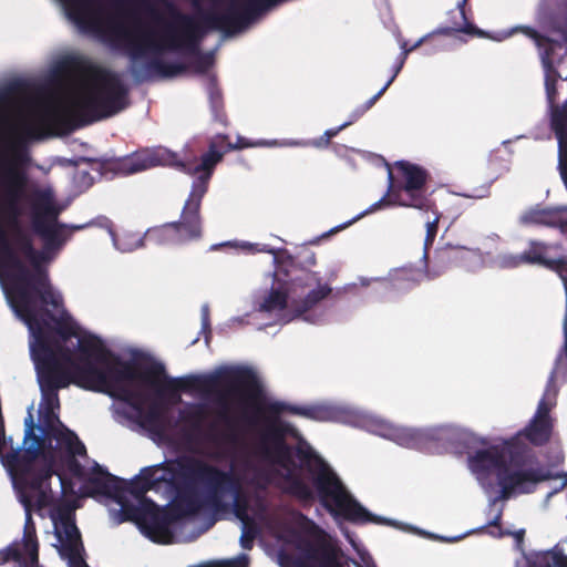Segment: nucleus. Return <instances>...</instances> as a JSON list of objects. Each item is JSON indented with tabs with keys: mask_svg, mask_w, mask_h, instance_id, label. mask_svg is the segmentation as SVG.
<instances>
[{
	"mask_svg": "<svg viewBox=\"0 0 567 567\" xmlns=\"http://www.w3.org/2000/svg\"><path fill=\"white\" fill-rule=\"evenodd\" d=\"M169 390H202L216 392L218 410L217 420L225 429L219 432L212 423L204 433V439L214 444L227 443L237 445L241 433L247 427L265 425L261 453L274 463L285 468L284 492L302 504H311L318 497L321 505L331 514L342 516L352 523H375L379 519L357 502L348 492L340 477L329 464L315 453L310 446L297 445L296 457L300 467L311 477L313 489L295 471L292 447L285 442L289 424L280 419L281 414L290 413L309 420L327 422L338 416L334 408L326 404L293 405L267 396L265 386L257 373L248 367H229L217 370L206 377L186 375L169 380Z\"/></svg>",
	"mask_w": 567,
	"mask_h": 567,
	"instance_id": "nucleus-1",
	"label": "nucleus"
},
{
	"mask_svg": "<svg viewBox=\"0 0 567 567\" xmlns=\"http://www.w3.org/2000/svg\"><path fill=\"white\" fill-rule=\"evenodd\" d=\"M177 378L168 377L165 367L155 363L138 372L131 361H124L107 349L95 336L79 339V363L72 369V384L84 390L104 392L115 398L117 386L126 381L141 380L156 390L158 395L181 399L179 392L189 390H169L168 381Z\"/></svg>",
	"mask_w": 567,
	"mask_h": 567,
	"instance_id": "nucleus-2",
	"label": "nucleus"
},
{
	"mask_svg": "<svg viewBox=\"0 0 567 567\" xmlns=\"http://www.w3.org/2000/svg\"><path fill=\"white\" fill-rule=\"evenodd\" d=\"M181 470L183 482L177 487L175 509L182 515H196L200 511L202 502L195 487L202 483L206 488L205 505L214 513H229L233 509L246 527L252 522L248 514V496L240 478L233 472L193 457L182 463Z\"/></svg>",
	"mask_w": 567,
	"mask_h": 567,
	"instance_id": "nucleus-3",
	"label": "nucleus"
},
{
	"mask_svg": "<svg viewBox=\"0 0 567 567\" xmlns=\"http://www.w3.org/2000/svg\"><path fill=\"white\" fill-rule=\"evenodd\" d=\"M27 258L33 267L32 271L21 260L8 239L7 230L0 225V279L6 278L9 281L8 295L12 307L18 316L32 327L33 323H38L32 292L38 295L43 303L55 309L62 307L63 300L53 290L49 275L41 266L45 258L44 254L35 249V254Z\"/></svg>",
	"mask_w": 567,
	"mask_h": 567,
	"instance_id": "nucleus-4",
	"label": "nucleus"
},
{
	"mask_svg": "<svg viewBox=\"0 0 567 567\" xmlns=\"http://www.w3.org/2000/svg\"><path fill=\"white\" fill-rule=\"evenodd\" d=\"M468 467L485 489L492 486V483H485V481L488 480L492 473L496 472L501 491L495 502L508 499L514 493H532L537 483L550 478V474L539 466L511 471L506 463L504 450L497 445L475 451L468 456Z\"/></svg>",
	"mask_w": 567,
	"mask_h": 567,
	"instance_id": "nucleus-5",
	"label": "nucleus"
},
{
	"mask_svg": "<svg viewBox=\"0 0 567 567\" xmlns=\"http://www.w3.org/2000/svg\"><path fill=\"white\" fill-rule=\"evenodd\" d=\"M388 190L364 214L373 213L384 206H400L414 209H433L434 200L426 193L430 172L423 166L401 159L386 164Z\"/></svg>",
	"mask_w": 567,
	"mask_h": 567,
	"instance_id": "nucleus-6",
	"label": "nucleus"
},
{
	"mask_svg": "<svg viewBox=\"0 0 567 567\" xmlns=\"http://www.w3.org/2000/svg\"><path fill=\"white\" fill-rule=\"evenodd\" d=\"M54 78L73 73H49ZM76 81L69 90V103L82 124H92L111 117V102L115 75L127 73H75Z\"/></svg>",
	"mask_w": 567,
	"mask_h": 567,
	"instance_id": "nucleus-7",
	"label": "nucleus"
},
{
	"mask_svg": "<svg viewBox=\"0 0 567 567\" xmlns=\"http://www.w3.org/2000/svg\"><path fill=\"white\" fill-rule=\"evenodd\" d=\"M208 186L206 183L194 179L179 219L147 229L144 239L155 245L186 244L202 239L204 228L200 208Z\"/></svg>",
	"mask_w": 567,
	"mask_h": 567,
	"instance_id": "nucleus-8",
	"label": "nucleus"
},
{
	"mask_svg": "<svg viewBox=\"0 0 567 567\" xmlns=\"http://www.w3.org/2000/svg\"><path fill=\"white\" fill-rule=\"evenodd\" d=\"M6 464L11 474L13 487L21 505H34L35 511H41L53 504L51 478L56 472L52 456L43 464Z\"/></svg>",
	"mask_w": 567,
	"mask_h": 567,
	"instance_id": "nucleus-9",
	"label": "nucleus"
},
{
	"mask_svg": "<svg viewBox=\"0 0 567 567\" xmlns=\"http://www.w3.org/2000/svg\"><path fill=\"white\" fill-rule=\"evenodd\" d=\"M14 132L9 145L10 157L0 162V184L3 187L0 203L21 205L28 185V175L23 169L29 161L25 140L37 137L38 130L31 123H22Z\"/></svg>",
	"mask_w": 567,
	"mask_h": 567,
	"instance_id": "nucleus-10",
	"label": "nucleus"
},
{
	"mask_svg": "<svg viewBox=\"0 0 567 567\" xmlns=\"http://www.w3.org/2000/svg\"><path fill=\"white\" fill-rule=\"evenodd\" d=\"M32 226L34 231L42 238L44 249L48 251L58 250L65 241L61 224H58L60 209L55 206L50 192L37 189L32 193Z\"/></svg>",
	"mask_w": 567,
	"mask_h": 567,
	"instance_id": "nucleus-11",
	"label": "nucleus"
},
{
	"mask_svg": "<svg viewBox=\"0 0 567 567\" xmlns=\"http://www.w3.org/2000/svg\"><path fill=\"white\" fill-rule=\"evenodd\" d=\"M31 354L43 398L48 402L53 400L59 402V389L66 388L72 383V369H68L55 358L47 342L31 346Z\"/></svg>",
	"mask_w": 567,
	"mask_h": 567,
	"instance_id": "nucleus-12",
	"label": "nucleus"
},
{
	"mask_svg": "<svg viewBox=\"0 0 567 567\" xmlns=\"http://www.w3.org/2000/svg\"><path fill=\"white\" fill-rule=\"evenodd\" d=\"M183 166L178 155L166 147L143 148L123 157L103 161L105 172L116 175H132L155 166Z\"/></svg>",
	"mask_w": 567,
	"mask_h": 567,
	"instance_id": "nucleus-13",
	"label": "nucleus"
},
{
	"mask_svg": "<svg viewBox=\"0 0 567 567\" xmlns=\"http://www.w3.org/2000/svg\"><path fill=\"white\" fill-rule=\"evenodd\" d=\"M74 509L70 503H62L51 514L54 534L60 543L59 553L72 565L83 563L84 567H89L82 558L84 546L75 524Z\"/></svg>",
	"mask_w": 567,
	"mask_h": 567,
	"instance_id": "nucleus-14",
	"label": "nucleus"
},
{
	"mask_svg": "<svg viewBox=\"0 0 567 567\" xmlns=\"http://www.w3.org/2000/svg\"><path fill=\"white\" fill-rule=\"evenodd\" d=\"M187 458L181 460L175 464H158L145 467L141 473L130 482L124 481V493H130L135 499L142 502L150 499L146 493L159 488L161 484H172L175 489L182 484L181 464Z\"/></svg>",
	"mask_w": 567,
	"mask_h": 567,
	"instance_id": "nucleus-15",
	"label": "nucleus"
},
{
	"mask_svg": "<svg viewBox=\"0 0 567 567\" xmlns=\"http://www.w3.org/2000/svg\"><path fill=\"white\" fill-rule=\"evenodd\" d=\"M380 435L394 441L401 446L419 449L427 440L453 442L455 440H463L467 437L466 433L460 432L453 427H440L430 431L400 427L391 424L380 425Z\"/></svg>",
	"mask_w": 567,
	"mask_h": 567,
	"instance_id": "nucleus-16",
	"label": "nucleus"
},
{
	"mask_svg": "<svg viewBox=\"0 0 567 567\" xmlns=\"http://www.w3.org/2000/svg\"><path fill=\"white\" fill-rule=\"evenodd\" d=\"M115 398L135 410L142 419V424L152 431L163 433L169 427L171 421L167 415V409L158 403H153L144 410L145 396L142 392L133 390L126 385L117 386Z\"/></svg>",
	"mask_w": 567,
	"mask_h": 567,
	"instance_id": "nucleus-17",
	"label": "nucleus"
},
{
	"mask_svg": "<svg viewBox=\"0 0 567 567\" xmlns=\"http://www.w3.org/2000/svg\"><path fill=\"white\" fill-rule=\"evenodd\" d=\"M126 75H115L113 95L111 102V117L124 112L132 105L131 90L132 84L140 85L143 83H157L171 80L178 73H128Z\"/></svg>",
	"mask_w": 567,
	"mask_h": 567,
	"instance_id": "nucleus-18",
	"label": "nucleus"
},
{
	"mask_svg": "<svg viewBox=\"0 0 567 567\" xmlns=\"http://www.w3.org/2000/svg\"><path fill=\"white\" fill-rule=\"evenodd\" d=\"M68 17L79 27L95 32H104L110 29V21L104 12L93 0H60Z\"/></svg>",
	"mask_w": 567,
	"mask_h": 567,
	"instance_id": "nucleus-19",
	"label": "nucleus"
},
{
	"mask_svg": "<svg viewBox=\"0 0 567 567\" xmlns=\"http://www.w3.org/2000/svg\"><path fill=\"white\" fill-rule=\"evenodd\" d=\"M301 517L306 520L308 534L316 540V546L308 545V557L319 561V567H341L339 563L340 548L319 525L305 515H301Z\"/></svg>",
	"mask_w": 567,
	"mask_h": 567,
	"instance_id": "nucleus-20",
	"label": "nucleus"
},
{
	"mask_svg": "<svg viewBox=\"0 0 567 567\" xmlns=\"http://www.w3.org/2000/svg\"><path fill=\"white\" fill-rule=\"evenodd\" d=\"M83 491L91 497L106 496L121 503L122 494H124V480L109 473L95 462L91 473L83 481Z\"/></svg>",
	"mask_w": 567,
	"mask_h": 567,
	"instance_id": "nucleus-21",
	"label": "nucleus"
},
{
	"mask_svg": "<svg viewBox=\"0 0 567 567\" xmlns=\"http://www.w3.org/2000/svg\"><path fill=\"white\" fill-rule=\"evenodd\" d=\"M241 145H233L228 135L217 134L208 143V151L200 156V162L193 169L197 181L209 185L215 167L223 161L226 153Z\"/></svg>",
	"mask_w": 567,
	"mask_h": 567,
	"instance_id": "nucleus-22",
	"label": "nucleus"
},
{
	"mask_svg": "<svg viewBox=\"0 0 567 567\" xmlns=\"http://www.w3.org/2000/svg\"><path fill=\"white\" fill-rule=\"evenodd\" d=\"M54 430L60 429L48 423L45 427L42 429L41 436L34 433L30 436L28 443L24 444L25 447L23 453H21L19 450L8 453L6 456V463L39 464L37 460L40 455H43L44 461L48 462L50 456L53 457V455L51 453L45 455L44 450L48 447V445H51V437L54 439Z\"/></svg>",
	"mask_w": 567,
	"mask_h": 567,
	"instance_id": "nucleus-23",
	"label": "nucleus"
},
{
	"mask_svg": "<svg viewBox=\"0 0 567 567\" xmlns=\"http://www.w3.org/2000/svg\"><path fill=\"white\" fill-rule=\"evenodd\" d=\"M175 504L171 511L159 508L152 499L144 501V512L140 522V526L147 529L151 534H169V525L177 518L189 517L190 515H182L175 509Z\"/></svg>",
	"mask_w": 567,
	"mask_h": 567,
	"instance_id": "nucleus-24",
	"label": "nucleus"
},
{
	"mask_svg": "<svg viewBox=\"0 0 567 567\" xmlns=\"http://www.w3.org/2000/svg\"><path fill=\"white\" fill-rule=\"evenodd\" d=\"M54 439L65 449L68 454L65 463L70 473L84 481L87 473L84 466L76 460V456H86L85 445L73 431L66 427H63V430H54Z\"/></svg>",
	"mask_w": 567,
	"mask_h": 567,
	"instance_id": "nucleus-25",
	"label": "nucleus"
},
{
	"mask_svg": "<svg viewBox=\"0 0 567 567\" xmlns=\"http://www.w3.org/2000/svg\"><path fill=\"white\" fill-rule=\"evenodd\" d=\"M465 249L455 246L440 247L434 251L433 258L426 265L425 275L435 279L447 270L458 267L464 261Z\"/></svg>",
	"mask_w": 567,
	"mask_h": 567,
	"instance_id": "nucleus-26",
	"label": "nucleus"
},
{
	"mask_svg": "<svg viewBox=\"0 0 567 567\" xmlns=\"http://www.w3.org/2000/svg\"><path fill=\"white\" fill-rule=\"evenodd\" d=\"M550 127L558 140L560 175L567 187V101L551 107Z\"/></svg>",
	"mask_w": 567,
	"mask_h": 567,
	"instance_id": "nucleus-27",
	"label": "nucleus"
},
{
	"mask_svg": "<svg viewBox=\"0 0 567 567\" xmlns=\"http://www.w3.org/2000/svg\"><path fill=\"white\" fill-rule=\"evenodd\" d=\"M185 73H181L179 75H184ZM202 79V83L205 87V91L208 96V102L210 106V111L213 114V118L215 122L220 123L221 125H227V114L225 112L224 105V95L223 91L219 86L218 79L216 73H198Z\"/></svg>",
	"mask_w": 567,
	"mask_h": 567,
	"instance_id": "nucleus-28",
	"label": "nucleus"
},
{
	"mask_svg": "<svg viewBox=\"0 0 567 567\" xmlns=\"http://www.w3.org/2000/svg\"><path fill=\"white\" fill-rule=\"evenodd\" d=\"M553 431L554 421L532 419L528 424L516 434L515 437H512L507 442V445L514 446L515 442L523 437L534 446H544L550 441Z\"/></svg>",
	"mask_w": 567,
	"mask_h": 567,
	"instance_id": "nucleus-29",
	"label": "nucleus"
},
{
	"mask_svg": "<svg viewBox=\"0 0 567 567\" xmlns=\"http://www.w3.org/2000/svg\"><path fill=\"white\" fill-rule=\"evenodd\" d=\"M398 73H393L392 76L386 81V83L367 102L359 105L351 114L350 121L343 123L342 125L329 128L323 133V138L326 143H331V140L337 136L342 130L358 121L363 114H365L375 103L385 93L388 87L391 85V83L394 81Z\"/></svg>",
	"mask_w": 567,
	"mask_h": 567,
	"instance_id": "nucleus-30",
	"label": "nucleus"
},
{
	"mask_svg": "<svg viewBox=\"0 0 567 567\" xmlns=\"http://www.w3.org/2000/svg\"><path fill=\"white\" fill-rule=\"evenodd\" d=\"M34 326H38L40 328V323H33L31 329L34 328ZM47 342L48 346L51 348V350L54 352L55 358L68 369H74L75 364L79 363V358L75 359L73 357V352L70 348L53 341L49 336L43 333L41 329L34 334V342L32 346H40V343Z\"/></svg>",
	"mask_w": 567,
	"mask_h": 567,
	"instance_id": "nucleus-31",
	"label": "nucleus"
},
{
	"mask_svg": "<svg viewBox=\"0 0 567 567\" xmlns=\"http://www.w3.org/2000/svg\"><path fill=\"white\" fill-rule=\"evenodd\" d=\"M287 279L284 280L290 295H297L299 290L303 291L306 288H310L313 285H319L320 277L307 269H293L287 272Z\"/></svg>",
	"mask_w": 567,
	"mask_h": 567,
	"instance_id": "nucleus-32",
	"label": "nucleus"
},
{
	"mask_svg": "<svg viewBox=\"0 0 567 567\" xmlns=\"http://www.w3.org/2000/svg\"><path fill=\"white\" fill-rule=\"evenodd\" d=\"M533 37L535 38L536 44L542 50L540 56L544 68L548 70L555 68L556 63L560 61L564 55L565 49L563 44L557 41H547L535 34H533Z\"/></svg>",
	"mask_w": 567,
	"mask_h": 567,
	"instance_id": "nucleus-33",
	"label": "nucleus"
},
{
	"mask_svg": "<svg viewBox=\"0 0 567 567\" xmlns=\"http://www.w3.org/2000/svg\"><path fill=\"white\" fill-rule=\"evenodd\" d=\"M331 293V288L328 285H318L317 288L311 289L303 299L293 300V310L298 316L306 313L321 300L326 299Z\"/></svg>",
	"mask_w": 567,
	"mask_h": 567,
	"instance_id": "nucleus-34",
	"label": "nucleus"
},
{
	"mask_svg": "<svg viewBox=\"0 0 567 567\" xmlns=\"http://www.w3.org/2000/svg\"><path fill=\"white\" fill-rule=\"evenodd\" d=\"M207 416V410L204 404L200 403H192L188 404L187 408L179 412L181 421L194 431L199 432L202 429V424Z\"/></svg>",
	"mask_w": 567,
	"mask_h": 567,
	"instance_id": "nucleus-35",
	"label": "nucleus"
},
{
	"mask_svg": "<svg viewBox=\"0 0 567 567\" xmlns=\"http://www.w3.org/2000/svg\"><path fill=\"white\" fill-rule=\"evenodd\" d=\"M21 216H22V207L21 205L9 203L3 204L0 203V225L3 227L2 221L6 226L11 230L16 231L21 229Z\"/></svg>",
	"mask_w": 567,
	"mask_h": 567,
	"instance_id": "nucleus-36",
	"label": "nucleus"
},
{
	"mask_svg": "<svg viewBox=\"0 0 567 567\" xmlns=\"http://www.w3.org/2000/svg\"><path fill=\"white\" fill-rule=\"evenodd\" d=\"M291 296L287 287L285 290L271 289L268 296H266L259 306V310L271 312L277 310H284L288 303V297Z\"/></svg>",
	"mask_w": 567,
	"mask_h": 567,
	"instance_id": "nucleus-37",
	"label": "nucleus"
},
{
	"mask_svg": "<svg viewBox=\"0 0 567 567\" xmlns=\"http://www.w3.org/2000/svg\"><path fill=\"white\" fill-rule=\"evenodd\" d=\"M422 212L431 213L433 215V219L427 220L425 224V238H424V252L423 258L429 259L430 248L433 246L434 240L437 236L439 231V223L442 217V213L437 209L436 204L434 203L433 209H421Z\"/></svg>",
	"mask_w": 567,
	"mask_h": 567,
	"instance_id": "nucleus-38",
	"label": "nucleus"
},
{
	"mask_svg": "<svg viewBox=\"0 0 567 567\" xmlns=\"http://www.w3.org/2000/svg\"><path fill=\"white\" fill-rule=\"evenodd\" d=\"M523 220L525 223L544 225H553L555 223H558L561 233L567 234V215L565 217H560L557 219L555 214L545 209H540L529 212L527 215L523 217Z\"/></svg>",
	"mask_w": 567,
	"mask_h": 567,
	"instance_id": "nucleus-39",
	"label": "nucleus"
},
{
	"mask_svg": "<svg viewBox=\"0 0 567 567\" xmlns=\"http://www.w3.org/2000/svg\"><path fill=\"white\" fill-rule=\"evenodd\" d=\"M533 567H567V556L561 551H546L536 558Z\"/></svg>",
	"mask_w": 567,
	"mask_h": 567,
	"instance_id": "nucleus-40",
	"label": "nucleus"
},
{
	"mask_svg": "<svg viewBox=\"0 0 567 567\" xmlns=\"http://www.w3.org/2000/svg\"><path fill=\"white\" fill-rule=\"evenodd\" d=\"M144 501L145 499H143L142 502H138V505H133V504L125 502L124 494H122V501L120 503L122 506V509H121L122 515H123L122 520H132L140 525L142 514L144 512Z\"/></svg>",
	"mask_w": 567,
	"mask_h": 567,
	"instance_id": "nucleus-41",
	"label": "nucleus"
},
{
	"mask_svg": "<svg viewBox=\"0 0 567 567\" xmlns=\"http://www.w3.org/2000/svg\"><path fill=\"white\" fill-rule=\"evenodd\" d=\"M12 233L14 235V241L17 247L25 257L35 254V248L33 247L31 237L28 234H25L22 228Z\"/></svg>",
	"mask_w": 567,
	"mask_h": 567,
	"instance_id": "nucleus-42",
	"label": "nucleus"
},
{
	"mask_svg": "<svg viewBox=\"0 0 567 567\" xmlns=\"http://www.w3.org/2000/svg\"><path fill=\"white\" fill-rule=\"evenodd\" d=\"M560 79V73H545V86H546V95L549 104V109L556 106L557 99V89L556 84Z\"/></svg>",
	"mask_w": 567,
	"mask_h": 567,
	"instance_id": "nucleus-43",
	"label": "nucleus"
},
{
	"mask_svg": "<svg viewBox=\"0 0 567 567\" xmlns=\"http://www.w3.org/2000/svg\"><path fill=\"white\" fill-rule=\"evenodd\" d=\"M467 0H457V7L460 9L458 13L460 16L465 19V14H464V4ZM453 31H456V32H464L466 34H471V35H482V32L480 30H477L474 25H472L471 23H468L466 20H464L463 24L462 25H457V27H454L453 28Z\"/></svg>",
	"mask_w": 567,
	"mask_h": 567,
	"instance_id": "nucleus-44",
	"label": "nucleus"
},
{
	"mask_svg": "<svg viewBox=\"0 0 567 567\" xmlns=\"http://www.w3.org/2000/svg\"><path fill=\"white\" fill-rule=\"evenodd\" d=\"M258 533V529L254 522L249 523L247 527L244 525L243 534L240 536V546L244 549H251L254 545V539Z\"/></svg>",
	"mask_w": 567,
	"mask_h": 567,
	"instance_id": "nucleus-45",
	"label": "nucleus"
},
{
	"mask_svg": "<svg viewBox=\"0 0 567 567\" xmlns=\"http://www.w3.org/2000/svg\"><path fill=\"white\" fill-rule=\"evenodd\" d=\"M458 195L462 197H465V198H473V199L486 198L491 195V186L488 184H483V185L474 187L472 189H467L462 193H458Z\"/></svg>",
	"mask_w": 567,
	"mask_h": 567,
	"instance_id": "nucleus-46",
	"label": "nucleus"
},
{
	"mask_svg": "<svg viewBox=\"0 0 567 567\" xmlns=\"http://www.w3.org/2000/svg\"><path fill=\"white\" fill-rule=\"evenodd\" d=\"M551 404L547 402L545 399H542L538 402L536 412L532 419H538L544 421H554L550 416Z\"/></svg>",
	"mask_w": 567,
	"mask_h": 567,
	"instance_id": "nucleus-47",
	"label": "nucleus"
},
{
	"mask_svg": "<svg viewBox=\"0 0 567 567\" xmlns=\"http://www.w3.org/2000/svg\"><path fill=\"white\" fill-rule=\"evenodd\" d=\"M42 121L45 125L59 126L63 123V115L59 111L53 110L47 112L43 115Z\"/></svg>",
	"mask_w": 567,
	"mask_h": 567,
	"instance_id": "nucleus-48",
	"label": "nucleus"
},
{
	"mask_svg": "<svg viewBox=\"0 0 567 567\" xmlns=\"http://www.w3.org/2000/svg\"><path fill=\"white\" fill-rule=\"evenodd\" d=\"M58 333L63 341L69 340L71 337L76 336L74 328L69 323H59Z\"/></svg>",
	"mask_w": 567,
	"mask_h": 567,
	"instance_id": "nucleus-49",
	"label": "nucleus"
},
{
	"mask_svg": "<svg viewBox=\"0 0 567 567\" xmlns=\"http://www.w3.org/2000/svg\"><path fill=\"white\" fill-rule=\"evenodd\" d=\"M24 426H25V431H24L23 444H27L30 436L33 435L34 427H35L33 416L31 413H29L28 416L25 417Z\"/></svg>",
	"mask_w": 567,
	"mask_h": 567,
	"instance_id": "nucleus-50",
	"label": "nucleus"
},
{
	"mask_svg": "<svg viewBox=\"0 0 567 567\" xmlns=\"http://www.w3.org/2000/svg\"><path fill=\"white\" fill-rule=\"evenodd\" d=\"M415 285L414 281H411L405 277V274H401L392 280V286L396 288H411Z\"/></svg>",
	"mask_w": 567,
	"mask_h": 567,
	"instance_id": "nucleus-51",
	"label": "nucleus"
},
{
	"mask_svg": "<svg viewBox=\"0 0 567 567\" xmlns=\"http://www.w3.org/2000/svg\"><path fill=\"white\" fill-rule=\"evenodd\" d=\"M75 179L86 186H91L93 184V177L87 171L78 169L75 173Z\"/></svg>",
	"mask_w": 567,
	"mask_h": 567,
	"instance_id": "nucleus-52",
	"label": "nucleus"
},
{
	"mask_svg": "<svg viewBox=\"0 0 567 567\" xmlns=\"http://www.w3.org/2000/svg\"><path fill=\"white\" fill-rule=\"evenodd\" d=\"M10 90H1L0 91V117L2 116L3 112L6 111L9 101H10Z\"/></svg>",
	"mask_w": 567,
	"mask_h": 567,
	"instance_id": "nucleus-53",
	"label": "nucleus"
},
{
	"mask_svg": "<svg viewBox=\"0 0 567 567\" xmlns=\"http://www.w3.org/2000/svg\"><path fill=\"white\" fill-rule=\"evenodd\" d=\"M202 324L203 329H210V321H209V309L208 306H204L202 309Z\"/></svg>",
	"mask_w": 567,
	"mask_h": 567,
	"instance_id": "nucleus-54",
	"label": "nucleus"
},
{
	"mask_svg": "<svg viewBox=\"0 0 567 567\" xmlns=\"http://www.w3.org/2000/svg\"><path fill=\"white\" fill-rule=\"evenodd\" d=\"M233 145H243L240 147H236L235 150H243V148H248V147L256 146L255 143H252V142H250L247 138L241 137V136H238L236 143H233Z\"/></svg>",
	"mask_w": 567,
	"mask_h": 567,
	"instance_id": "nucleus-55",
	"label": "nucleus"
},
{
	"mask_svg": "<svg viewBox=\"0 0 567 567\" xmlns=\"http://www.w3.org/2000/svg\"><path fill=\"white\" fill-rule=\"evenodd\" d=\"M68 66L69 68H80V69H84L85 68V65L83 63V60L80 56H72L70 59V62H69Z\"/></svg>",
	"mask_w": 567,
	"mask_h": 567,
	"instance_id": "nucleus-56",
	"label": "nucleus"
},
{
	"mask_svg": "<svg viewBox=\"0 0 567 567\" xmlns=\"http://www.w3.org/2000/svg\"><path fill=\"white\" fill-rule=\"evenodd\" d=\"M426 41H430L431 44H433L434 47H439V45H442L444 43V39L442 37H440V35L432 37L429 40H421V42H426Z\"/></svg>",
	"mask_w": 567,
	"mask_h": 567,
	"instance_id": "nucleus-57",
	"label": "nucleus"
},
{
	"mask_svg": "<svg viewBox=\"0 0 567 567\" xmlns=\"http://www.w3.org/2000/svg\"><path fill=\"white\" fill-rule=\"evenodd\" d=\"M312 145L316 147H328L330 145V143H326V141L323 138V134H322L319 138H317L312 142Z\"/></svg>",
	"mask_w": 567,
	"mask_h": 567,
	"instance_id": "nucleus-58",
	"label": "nucleus"
},
{
	"mask_svg": "<svg viewBox=\"0 0 567 567\" xmlns=\"http://www.w3.org/2000/svg\"><path fill=\"white\" fill-rule=\"evenodd\" d=\"M501 519H502V512H499L492 522H489V526H495V527H498L501 525Z\"/></svg>",
	"mask_w": 567,
	"mask_h": 567,
	"instance_id": "nucleus-59",
	"label": "nucleus"
},
{
	"mask_svg": "<svg viewBox=\"0 0 567 567\" xmlns=\"http://www.w3.org/2000/svg\"><path fill=\"white\" fill-rule=\"evenodd\" d=\"M110 231L111 235H114L113 234V224L110 219L107 218H104V224H103Z\"/></svg>",
	"mask_w": 567,
	"mask_h": 567,
	"instance_id": "nucleus-60",
	"label": "nucleus"
},
{
	"mask_svg": "<svg viewBox=\"0 0 567 567\" xmlns=\"http://www.w3.org/2000/svg\"><path fill=\"white\" fill-rule=\"evenodd\" d=\"M511 458H512V461H513V463L515 465H517V466L519 465V462L516 460V453L515 452L511 453Z\"/></svg>",
	"mask_w": 567,
	"mask_h": 567,
	"instance_id": "nucleus-61",
	"label": "nucleus"
},
{
	"mask_svg": "<svg viewBox=\"0 0 567 567\" xmlns=\"http://www.w3.org/2000/svg\"><path fill=\"white\" fill-rule=\"evenodd\" d=\"M81 162L83 163H91V164H97L96 162L89 159V158H81Z\"/></svg>",
	"mask_w": 567,
	"mask_h": 567,
	"instance_id": "nucleus-62",
	"label": "nucleus"
},
{
	"mask_svg": "<svg viewBox=\"0 0 567 567\" xmlns=\"http://www.w3.org/2000/svg\"><path fill=\"white\" fill-rule=\"evenodd\" d=\"M567 485V473L564 475V482L560 486V488H564Z\"/></svg>",
	"mask_w": 567,
	"mask_h": 567,
	"instance_id": "nucleus-63",
	"label": "nucleus"
},
{
	"mask_svg": "<svg viewBox=\"0 0 567 567\" xmlns=\"http://www.w3.org/2000/svg\"><path fill=\"white\" fill-rule=\"evenodd\" d=\"M297 567H308V565L303 561L297 564Z\"/></svg>",
	"mask_w": 567,
	"mask_h": 567,
	"instance_id": "nucleus-64",
	"label": "nucleus"
}]
</instances>
